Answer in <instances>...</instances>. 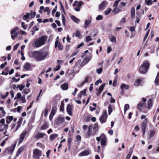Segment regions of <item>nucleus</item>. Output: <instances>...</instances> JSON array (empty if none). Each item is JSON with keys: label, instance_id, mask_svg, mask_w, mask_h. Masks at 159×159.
<instances>
[{"label": "nucleus", "instance_id": "nucleus-17", "mask_svg": "<svg viewBox=\"0 0 159 159\" xmlns=\"http://www.w3.org/2000/svg\"><path fill=\"white\" fill-rule=\"evenodd\" d=\"M109 39L110 41L112 42L115 43L116 42V38L112 34H110L109 37Z\"/></svg>", "mask_w": 159, "mask_h": 159}, {"label": "nucleus", "instance_id": "nucleus-37", "mask_svg": "<svg viewBox=\"0 0 159 159\" xmlns=\"http://www.w3.org/2000/svg\"><path fill=\"white\" fill-rule=\"evenodd\" d=\"M144 103L143 102H140L139 103L137 107L138 108L141 110L142 107L144 106Z\"/></svg>", "mask_w": 159, "mask_h": 159}, {"label": "nucleus", "instance_id": "nucleus-13", "mask_svg": "<svg viewBox=\"0 0 159 159\" xmlns=\"http://www.w3.org/2000/svg\"><path fill=\"white\" fill-rule=\"evenodd\" d=\"M92 18L90 17L89 20H86L84 22V28H88L92 21Z\"/></svg>", "mask_w": 159, "mask_h": 159}, {"label": "nucleus", "instance_id": "nucleus-29", "mask_svg": "<svg viewBox=\"0 0 159 159\" xmlns=\"http://www.w3.org/2000/svg\"><path fill=\"white\" fill-rule=\"evenodd\" d=\"M93 129L95 133L94 134H93V135H94L97 132V131H98V124H95L94 125V127L93 128Z\"/></svg>", "mask_w": 159, "mask_h": 159}, {"label": "nucleus", "instance_id": "nucleus-12", "mask_svg": "<svg viewBox=\"0 0 159 159\" xmlns=\"http://www.w3.org/2000/svg\"><path fill=\"white\" fill-rule=\"evenodd\" d=\"M72 106L69 104L67 105L66 108V111L69 115L72 116Z\"/></svg>", "mask_w": 159, "mask_h": 159}, {"label": "nucleus", "instance_id": "nucleus-21", "mask_svg": "<svg viewBox=\"0 0 159 159\" xmlns=\"http://www.w3.org/2000/svg\"><path fill=\"white\" fill-rule=\"evenodd\" d=\"M147 125V121H143L142 123L141 128L142 130H146V127Z\"/></svg>", "mask_w": 159, "mask_h": 159}, {"label": "nucleus", "instance_id": "nucleus-35", "mask_svg": "<svg viewBox=\"0 0 159 159\" xmlns=\"http://www.w3.org/2000/svg\"><path fill=\"white\" fill-rule=\"evenodd\" d=\"M133 152V150H132L131 151L129 152L128 154L127 155V157L125 159H130V158L131 157V156Z\"/></svg>", "mask_w": 159, "mask_h": 159}, {"label": "nucleus", "instance_id": "nucleus-39", "mask_svg": "<svg viewBox=\"0 0 159 159\" xmlns=\"http://www.w3.org/2000/svg\"><path fill=\"white\" fill-rule=\"evenodd\" d=\"M92 39L91 38V37L90 36H88L86 37L85 41L86 42L92 41Z\"/></svg>", "mask_w": 159, "mask_h": 159}, {"label": "nucleus", "instance_id": "nucleus-41", "mask_svg": "<svg viewBox=\"0 0 159 159\" xmlns=\"http://www.w3.org/2000/svg\"><path fill=\"white\" fill-rule=\"evenodd\" d=\"M64 103L63 102H61V105L60 106V110L61 111H63V110H64Z\"/></svg>", "mask_w": 159, "mask_h": 159}, {"label": "nucleus", "instance_id": "nucleus-14", "mask_svg": "<svg viewBox=\"0 0 159 159\" xmlns=\"http://www.w3.org/2000/svg\"><path fill=\"white\" fill-rule=\"evenodd\" d=\"M93 128V126L92 125H89L88 128V130L87 132V138H89L91 135L92 134V130Z\"/></svg>", "mask_w": 159, "mask_h": 159}, {"label": "nucleus", "instance_id": "nucleus-54", "mask_svg": "<svg viewBox=\"0 0 159 159\" xmlns=\"http://www.w3.org/2000/svg\"><path fill=\"white\" fill-rule=\"evenodd\" d=\"M149 32V30H148L147 31V33H146V34L144 36V38L143 39V41H144L146 40V39L147 38Z\"/></svg>", "mask_w": 159, "mask_h": 159}, {"label": "nucleus", "instance_id": "nucleus-55", "mask_svg": "<svg viewBox=\"0 0 159 159\" xmlns=\"http://www.w3.org/2000/svg\"><path fill=\"white\" fill-rule=\"evenodd\" d=\"M76 36L80 38V33L79 30H77L75 33Z\"/></svg>", "mask_w": 159, "mask_h": 159}, {"label": "nucleus", "instance_id": "nucleus-27", "mask_svg": "<svg viewBox=\"0 0 159 159\" xmlns=\"http://www.w3.org/2000/svg\"><path fill=\"white\" fill-rule=\"evenodd\" d=\"M58 136V134H51L49 137V139L51 140H53L54 139L57 137Z\"/></svg>", "mask_w": 159, "mask_h": 159}, {"label": "nucleus", "instance_id": "nucleus-3", "mask_svg": "<svg viewBox=\"0 0 159 159\" xmlns=\"http://www.w3.org/2000/svg\"><path fill=\"white\" fill-rule=\"evenodd\" d=\"M150 63L148 61H144L139 69V71L142 74H145L148 71Z\"/></svg>", "mask_w": 159, "mask_h": 159}, {"label": "nucleus", "instance_id": "nucleus-22", "mask_svg": "<svg viewBox=\"0 0 159 159\" xmlns=\"http://www.w3.org/2000/svg\"><path fill=\"white\" fill-rule=\"evenodd\" d=\"M71 18L74 22H76L77 23H79L80 21V19L77 18L74 16H71Z\"/></svg>", "mask_w": 159, "mask_h": 159}, {"label": "nucleus", "instance_id": "nucleus-8", "mask_svg": "<svg viewBox=\"0 0 159 159\" xmlns=\"http://www.w3.org/2000/svg\"><path fill=\"white\" fill-rule=\"evenodd\" d=\"M91 151L90 150L86 149L84 151L79 154V155L80 156H87L89 155Z\"/></svg>", "mask_w": 159, "mask_h": 159}, {"label": "nucleus", "instance_id": "nucleus-63", "mask_svg": "<svg viewBox=\"0 0 159 159\" xmlns=\"http://www.w3.org/2000/svg\"><path fill=\"white\" fill-rule=\"evenodd\" d=\"M8 124H5L4 125V128L5 130H7L8 129Z\"/></svg>", "mask_w": 159, "mask_h": 159}, {"label": "nucleus", "instance_id": "nucleus-26", "mask_svg": "<svg viewBox=\"0 0 159 159\" xmlns=\"http://www.w3.org/2000/svg\"><path fill=\"white\" fill-rule=\"evenodd\" d=\"M155 133V132L154 130H152L150 131L149 134V139H150L154 135Z\"/></svg>", "mask_w": 159, "mask_h": 159}, {"label": "nucleus", "instance_id": "nucleus-44", "mask_svg": "<svg viewBox=\"0 0 159 159\" xmlns=\"http://www.w3.org/2000/svg\"><path fill=\"white\" fill-rule=\"evenodd\" d=\"M72 141V139L71 138H69L67 141V143L69 147V148H70V145L71 144V142Z\"/></svg>", "mask_w": 159, "mask_h": 159}, {"label": "nucleus", "instance_id": "nucleus-60", "mask_svg": "<svg viewBox=\"0 0 159 159\" xmlns=\"http://www.w3.org/2000/svg\"><path fill=\"white\" fill-rule=\"evenodd\" d=\"M140 20V17L136 16L135 23H138L139 22Z\"/></svg>", "mask_w": 159, "mask_h": 159}, {"label": "nucleus", "instance_id": "nucleus-50", "mask_svg": "<svg viewBox=\"0 0 159 159\" xmlns=\"http://www.w3.org/2000/svg\"><path fill=\"white\" fill-rule=\"evenodd\" d=\"M20 99L21 100L22 102L24 103L26 102V100L25 99V96H22L21 97Z\"/></svg>", "mask_w": 159, "mask_h": 159}, {"label": "nucleus", "instance_id": "nucleus-52", "mask_svg": "<svg viewBox=\"0 0 159 159\" xmlns=\"http://www.w3.org/2000/svg\"><path fill=\"white\" fill-rule=\"evenodd\" d=\"M105 84L104 83L102 84L100 87L99 90L102 92L103 90V89L105 85Z\"/></svg>", "mask_w": 159, "mask_h": 159}, {"label": "nucleus", "instance_id": "nucleus-48", "mask_svg": "<svg viewBox=\"0 0 159 159\" xmlns=\"http://www.w3.org/2000/svg\"><path fill=\"white\" fill-rule=\"evenodd\" d=\"M111 8H109L107 10L105 11V14L106 15H108L111 11Z\"/></svg>", "mask_w": 159, "mask_h": 159}, {"label": "nucleus", "instance_id": "nucleus-61", "mask_svg": "<svg viewBox=\"0 0 159 159\" xmlns=\"http://www.w3.org/2000/svg\"><path fill=\"white\" fill-rule=\"evenodd\" d=\"M19 46V44L17 43L16 45H15L13 48V50L15 51L16 50L17 48Z\"/></svg>", "mask_w": 159, "mask_h": 159}, {"label": "nucleus", "instance_id": "nucleus-58", "mask_svg": "<svg viewBox=\"0 0 159 159\" xmlns=\"http://www.w3.org/2000/svg\"><path fill=\"white\" fill-rule=\"evenodd\" d=\"M29 13H27L24 16V18L23 19L24 20H25V18H29Z\"/></svg>", "mask_w": 159, "mask_h": 159}, {"label": "nucleus", "instance_id": "nucleus-16", "mask_svg": "<svg viewBox=\"0 0 159 159\" xmlns=\"http://www.w3.org/2000/svg\"><path fill=\"white\" fill-rule=\"evenodd\" d=\"M55 48H58L60 50H62L63 49V47L60 44V43L56 40L55 43Z\"/></svg>", "mask_w": 159, "mask_h": 159}, {"label": "nucleus", "instance_id": "nucleus-38", "mask_svg": "<svg viewBox=\"0 0 159 159\" xmlns=\"http://www.w3.org/2000/svg\"><path fill=\"white\" fill-rule=\"evenodd\" d=\"M108 114L110 115L112 111V109L111 105H110L108 107Z\"/></svg>", "mask_w": 159, "mask_h": 159}, {"label": "nucleus", "instance_id": "nucleus-53", "mask_svg": "<svg viewBox=\"0 0 159 159\" xmlns=\"http://www.w3.org/2000/svg\"><path fill=\"white\" fill-rule=\"evenodd\" d=\"M140 82V80H137L134 84V85L136 86H138Z\"/></svg>", "mask_w": 159, "mask_h": 159}, {"label": "nucleus", "instance_id": "nucleus-45", "mask_svg": "<svg viewBox=\"0 0 159 159\" xmlns=\"http://www.w3.org/2000/svg\"><path fill=\"white\" fill-rule=\"evenodd\" d=\"M36 15V13L32 11H31L30 13V16L31 18H34Z\"/></svg>", "mask_w": 159, "mask_h": 159}, {"label": "nucleus", "instance_id": "nucleus-49", "mask_svg": "<svg viewBox=\"0 0 159 159\" xmlns=\"http://www.w3.org/2000/svg\"><path fill=\"white\" fill-rule=\"evenodd\" d=\"M129 107V105L128 104H126L124 107V111L125 112L126 111L128 110Z\"/></svg>", "mask_w": 159, "mask_h": 159}, {"label": "nucleus", "instance_id": "nucleus-7", "mask_svg": "<svg viewBox=\"0 0 159 159\" xmlns=\"http://www.w3.org/2000/svg\"><path fill=\"white\" fill-rule=\"evenodd\" d=\"M27 133V131L25 130L23 131V132L20 134V140L19 141V143H20L22 142Z\"/></svg>", "mask_w": 159, "mask_h": 159}, {"label": "nucleus", "instance_id": "nucleus-23", "mask_svg": "<svg viewBox=\"0 0 159 159\" xmlns=\"http://www.w3.org/2000/svg\"><path fill=\"white\" fill-rule=\"evenodd\" d=\"M61 87L63 90H67L68 89V84L66 83L63 84L61 85Z\"/></svg>", "mask_w": 159, "mask_h": 159}, {"label": "nucleus", "instance_id": "nucleus-34", "mask_svg": "<svg viewBox=\"0 0 159 159\" xmlns=\"http://www.w3.org/2000/svg\"><path fill=\"white\" fill-rule=\"evenodd\" d=\"M115 7L113 11L114 13H117L120 11V10L118 8H117V7Z\"/></svg>", "mask_w": 159, "mask_h": 159}, {"label": "nucleus", "instance_id": "nucleus-15", "mask_svg": "<svg viewBox=\"0 0 159 159\" xmlns=\"http://www.w3.org/2000/svg\"><path fill=\"white\" fill-rule=\"evenodd\" d=\"M87 89H84V90H82L78 94V97L80 98H81L82 95L86 96L87 95L86 94Z\"/></svg>", "mask_w": 159, "mask_h": 159}, {"label": "nucleus", "instance_id": "nucleus-11", "mask_svg": "<svg viewBox=\"0 0 159 159\" xmlns=\"http://www.w3.org/2000/svg\"><path fill=\"white\" fill-rule=\"evenodd\" d=\"M45 135V134L43 133L38 132L35 136L34 138L38 139L39 138H42Z\"/></svg>", "mask_w": 159, "mask_h": 159}, {"label": "nucleus", "instance_id": "nucleus-62", "mask_svg": "<svg viewBox=\"0 0 159 159\" xmlns=\"http://www.w3.org/2000/svg\"><path fill=\"white\" fill-rule=\"evenodd\" d=\"M51 151L50 150H48L46 152V155H47V158L49 157V155L51 153Z\"/></svg>", "mask_w": 159, "mask_h": 159}, {"label": "nucleus", "instance_id": "nucleus-28", "mask_svg": "<svg viewBox=\"0 0 159 159\" xmlns=\"http://www.w3.org/2000/svg\"><path fill=\"white\" fill-rule=\"evenodd\" d=\"M19 30V28L17 27H15L13 29H12L11 30V34H13L16 32L17 31Z\"/></svg>", "mask_w": 159, "mask_h": 159}, {"label": "nucleus", "instance_id": "nucleus-47", "mask_svg": "<svg viewBox=\"0 0 159 159\" xmlns=\"http://www.w3.org/2000/svg\"><path fill=\"white\" fill-rule=\"evenodd\" d=\"M103 17L101 15H98L96 18V19L97 20H99L103 19Z\"/></svg>", "mask_w": 159, "mask_h": 159}, {"label": "nucleus", "instance_id": "nucleus-33", "mask_svg": "<svg viewBox=\"0 0 159 159\" xmlns=\"http://www.w3.org/2000/svg\"><path fill=\"white\" fill-rule=\"evenodd\" d=\"M30 66H31L30 63L28 62H27L25 64L24 68L26 70H28Z\"/></svg>", "mask_w": 159, "mask_h": 159}, {"label": "nucleus", "instance_id": "nucleus-42", "mask_svg": "<svg viewBox=\"0 0 159 159\" xmlns=\"http://www.w3.org/2000/svg\"><path fill=\"white\" fill-rule=\"evenodd\" d=\"M23 149L22 148H20L18 150V151L17 152L16 155L17 156H18L21 153V152H22L23 151Z\"/></svg>", "mask_w": 159, "mask_h": 159}, {"label": "nucleus", "instance_id": "nucleus-6", "mask_svg": "<svg viewBox=\"0 0 159 159\" xmlns=\"http://www.w3.org/2000/svg\"><path fill=\"white\" fill-rule=\"evenodd\" d=\"M101 140V143L102 146L105 145L107 140V138L105 134H102L100 136Z\"/></svg>", "mask_w": 159, "mask_h": 159}, {"label": "nucleus", "instance_id": "nucleus-10", "mask_svg": "<svg viewBox=\"0 0 159 159\" xmlns=\"http://www.w3.org/2000/svg\"><path fill=\"white\" fill-rule=\"evenodd\" d=\"M107 5V2L105 1H103L100 5L99 7V9L103 10L106 7Z\"/></svg>", "mask_w": 159, "mask_h": 159}, {"label": "nucleus", "instance_id": "nucleus-5", "mask_svg": "<svg viewBox=\"0 0 159 159\" xmlns=\"http://www.w3.org/2000/svg\"><path fill=\"white\" fill-rule=\"evenodd\" d=\"M107 118V112L106 111H103L102 114L100 118V120L102 123L105 122Z\"/></svg>", "mask_w": 159, "mask_h": 159}, {"label": "nucleus", "instance_id": "nucleus-46", "mask_svg": "<svg viewBox=\"0 0 159 159\" xmlns=\"http://www.w3.org/2000/svg\"><path fill=\"white\" fill-rule=\"evenodd\" d=\"M103 69L102 68H100L99 69H97L96 70L98 74H100L102 71Z\"/></svg>", "mask_w": 159, "mask_h": 159}, {"label": "nucleus", "instance_id": "nucleus-19", "mask_svg": "<svg viewBox=\"0 0 159 159\" xmlns=\"http://www.w3.org/2000/svg\"><path fill=\"white\" fill-rule=\"evenodd\" d=\"M57 107L55 106H53L52 107V109L51 111V113L50 114V116H52V117H53L54 115L55 114L56 111H57Z\"/></svg>", "mask_w": 159, "mask_h": 159}, {"label": "nucleus", "instance_id": "nucleus-59", "mask_svg": "<svg viewBox=\"0 0 159 159\" xmlns=\"http://www.w3.org/2000/svg\"><path fill=\"white\" fill-rule=\"evenodd\" d=\"M19 31V33L20 34H24L25 35H26L27 34V33L26 32H25V31H23V30H20Z\"/></svg>", "mask_w": 159, "mask_h": 159}, {"label": "nucleus", "instance_id": "nucleus-64", "mask_svg": "<svg viewBox=\"0 0 159 159\" xmlns=\"http://www.w3.org/2000/svg\"><path fill=\"white\" fill-rule=\"evenodd\" d=\"M44 113V116H46L48 113V110L47 108H45L43 111Z\"/></svg>", "mask_w": 159, "mask_h": 159}, {"label": "nucleus", "instance_id": "nucleus-36", "mask_svg": "<svg viewBox=\"0 0 159 159\" xmlns=\"http://www.w3.org/2000/svg\"><path fill=\"white\" fill-rule=\"evenodd\" d=\"M89 77H87L85 78V80L83 82H82V83H81V86H83L85 83H87L88 82L89 80Z\"/></svg>", "mask_w": 159, "mask_h": 159}, {"label": "nucleus", "instance_id": "nucleus-25", "mask_svg": "<svg viewBox=\"0 0 159 159\" xmlns=\"http://www.w3.org/2000/svg\"><path fill=\"white\" fill-rule=\"evenodd\" d=\"M155 82L156 84L157 85H159V73H158L156 79L155 80Z\"/></svg>", "mask_w": 159, "mask_h": 159}, {"label": "nucleus", "instance_id": "nucleus-20", "mask_svg": "<svg viewBox=\"0 0 159 159\" xmlns=\"http://www.w3.org/2000/svg\"><path fill=\"white\" fill-rule=\"evenodd\" d=\"M135 15V9L134 7H132L131 11V17L132 19H133Z\"/></svg>", "mask_w": 159, "mask_h": 159}, {"label": "nucleus", "instance_id": "nucleus-32", "mask_svg": "<svg viewBox=\"0 0 159 159\" xmlns=\"http://www.w3.org/2000/svg\"><path fill=\"white\" fill-rule=\"evenodd\" d=\"M48 125L46 123H44L42 125L41 127V129L42 130L48 128Z\"/></svg>", "mask_w": 159, "mask_h": 159}, {"label": "nucleus", "instance_id": "nucleus-51", "mask_svg": "<svg viewBox=\"0 0 159 159\" xmlns=\"http://www.w3.org/2000/svg\"><path fill=\"white\" fill-rule=\"evenodd\" d=\"M120 1L121 0H116V1H115L113 5V7H117L118 3L119 2H120Z\"/></svg>", "mask_w": 159, "mask_h": 159}, {"label": "nucleus", "instance_id": "nucleus-31", "mask_svg": "<svg viewBox=\"0 0 159 159\" xmlns=\"http://www.w3.org/2000/svg\"><path fill=\"white\" fill-rule=\"evenodd\" d=\"M120 88L121 89H128L129 88V86L125 84H121Z\"/></svg>", "mask_w": 159, "mask_h": 159}, {"label": "nucleus", "instance_id": "nucleus-56", "mask_svg": "<svg viewBox=\"0 0 159 159\" xmlns=\"http://www.w3.org/2000/svg\"><path fill=\"white\" fill-rule=\"evenodd\" d=\"M102 83V81L101 79L97 80L95 83V84L96 85H97L99 83Z\"/></svg>", "mask_w": 159, "mask_h": 159}, {"label": "nucleus", "instance_id": "nucleus-4", "mask_svg": "<svg viewBox=\"0 0 159 159\" xmlns=\"http://www.w3.org/2000/svg\"><path fill=\"white\" fill-rule=\"evenodd\" d=\"M33 154L34 159H40L42 155V152L38 149L35 148L33 151Z\"/></svg>", "mask_w": 159, "mask_h": 159}, {"label": "nucleus", "instance_id": "nucleus-30", "mask_svg": "<svg viewBox=\"0 0 159 159\" xmlns=\"http://www.w3.org/2000/svg\"><path fill=\"white\" fill-rule=\"evenodd\" d=\"M155 46L152 45L148 47V48L150 50V53H154L155 51Z\"/></svg>", "mask_w": 159, "mask_h": 159}, {"label": "nucleus", "instance_id": "nucleus-24", "mask_svg": "<svg viewBox=\"0 0 159 159\" xmlns=\"http://www.w3.org/2000/svg\"><path fill=\"white\" fill-rule=\"evenodd\" d=\"M148 103V107H147L149 109L150 108L152 105V101L151 99H149L147 101Z\"/></svg>", "mask_w": 159, "mask_h": 159}, {"label": "nucleus", "instance_id": "nucleus-40", "mask_svg": "<svg viewBox=\"0 0 159 159\" xmlns=\"http://www.w3.org/2000/svg\"><path fill=\"white\" fill-rule=\"evenodd\" d=\"M25 87V85H18L16 87V88H19L20 90H22Z\"/></svg>", "mask_w": 159, "mask_h": 159}, {"label": "nucleus", "instance_id": "nucleus-9", "mask_svg": "<svg viewBox=\"0 0 159 159\" xmlns=\"http://www.w3.org/2000/svg\"><path fill=\"white\" fill-rule=\"evenodd\" d=\"M64 118L62 117H58L55 121L56 124H59L62 123L64 121Z\"/></svg>", "mask_w": 159, "mask_h": 159}, {"label": "nucleus", "instance_id": "nucleus-2", "mask_svg": "<svg viewBox=\"0 0 159 159\" xmlns=\"http://www.w3.org/2000/svg\"><path fill=\"white\" fill-rule=\"evenodd\" d=\"M47 39L46 36H42L36 39L35 43H33V46L35 48L39 47L45 44Z\"/></svg>", "mask_w": 159, "mask_h": 159}, {"label": "nucleus", "instance_id": "nucleus-1", "mask_svg": "<svg viewBox=\"0 0 159 159\" xmlns=\"http://www.w3.org/2000/svg\"><path fill=\"white\" fill-rule=\"evenodd\" d=\"M29 56L34 59L37 61H41L48 58L49 53L48 51L41 49L38 51L31 52L29 53Z\"/></svg>", "mask_w": 159, "mask_h": 159}, {"label": "nucleus", "instance_id": "nucleus-43", "mask_svg": "<svg viewBox=\"0 0 159 159\" xmlns=\"http://www.w3.org/2000/svg\"><path fill=\"white\" fill-rule=\"evenodd\" d=\"M152 2L151 0H146V1L145 0V2L148 5L152 4Z\"/></svg>", "mask_w": 159, "mask_h": 159}, {"label": "nucleus", "instance_id": "nucleus-18", "mask_svg": "<svg viewBox=\"0 0 159 159\" xmlns=\"http://www.w3.org/2000/svg\"><path fill=\"white\" fill-rule=\"evenodd\" d=\"M13 119V117L12 116H8L6 117V121L7 123L9 124L11 121Z\"/></svg>", "mask_w": 159, "mask_h": 159}, {"label": "nucleus", "instance_id": "nucleus-57", "mask_svg": "<svg viewBox=\"0 0 159 159\" xmlns=\"http://www.w3.org/2000/svg\"><path fill=\"white\" fill-rule=\"evenodd\" d=\"M96 90L98 92L96 93V95L97 96H99L100 95V93H102V91H100V90L98 89H96Z\"/></svg>", "mask_w": 159, "mask_h": 159}]
</instances>
